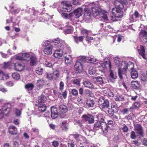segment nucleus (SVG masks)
Masks as SVG:
<instances>
[{"label":"nucleus","mask_w":147,"mask_h":147,"mask_svg":"<svg viewBox=\"0 0 147 147\" xmlns=\"http://www.w3.org/2000/svg\"><path fill=\"white\" fill-rule=\"evenodd\" d=\"M114 127L113 121L112 120H110L108 121L107 124L105 121V122L100 123H97L94 124L93 128L94 131L92 130H86L85 132L86 134L88 136H91L94 134V131L97 130L101 129L104 132L106 133L109 130L113 129Z\"/></svg>","instance_id":"f257e3e1"},{"label":"nucleus","mask_w":147,"mask_h":147,"mask_svg":"<svg viewBox=\"0 0 147 147\" xmlns=\"http://www.w3.org/2000/svg\"><path fill=\"white\" fill-rule=\"evenodd\" d=\"M90 6L92 5L91 7L92 11L94 16H97L100 15L101 17L105 20L107 21L108 20L107 16V12L105 11L102 10L101 9L98 7V5H96L94 3L90 4Z\"/></svg>","instance_id":"f03ea898"},{"label":"nucleus","mask_w":147,"mask_h":147,"mask_svg":"<svg viewBox=\"0 0 147 147\" xmlns=\"http://www.w3.org/2000/svg\"><path fill=\"white\" fill-rule=\"evenodd\" d=\"M134 68V64L131 62L129 61L127 63L125 61L122 62L121 66L122 75L125 74L127 70H132Z\"/></svg>","instance_id":"7ed1b4c3"},{"label":"nucleus","mask_w":147,"mask_h":147,"mask_svg":"<svg viewBox=\"0 0 147 147\" xmlns=\"http://www.w3.org/2000/svg\"><path fill=\"white\" fill-rule=\"evenodd\" d=\"M11 105L10 103H5L2 106V109H0V119L2 118L4 115L7 116L9 113Z\"/></svg>","instance_id":"20e7f679"},{"label":"nucleus","mask_w":147,"mask_h":147,"mask_svg":"<svg viewBox=\"0 0 147 147\" xmlns=\"http://www.w3.org/2000/svg\"><path fill=\"white\" fill-rule=\"evenodd\" d=\"M123 5H119L117 7L113 8L112 9V14L117 18H122L123 13L122 9L123 8Z\"/></svg>","instance_id":"39448f33"},{"label":"nucleus","mask_w":147,"mask_h":147,"mask_svg":"<svg viewBox=\"0 0 147 147\" xmlns=\"http://www.w3.org/2000/svg\"><path fill=\"white\" fill-rule=\"evenodd\" d=\"M31 54L28 53H19L15 56V59L16 60L22 61H29L31 56Z\"/></svg>","instance_id":"423d86ee"},{"label":"nucleus","mask_w":147,"mask_h":147,"mask_svg":"<svg viewBox=\"0 0 147 147\" xmlns=\"http://www.w3.org/2000/svg\"><path fill=\"white\" fill-rule=\"evenodd\" d=\"M114 61L116 65L118 68V74L119 78L122 79L123 77L122 76V72L121 69V64L123 61H122L121 59L118 56L115 57L113 58Z\"/></svg>","instance_id":"0eeeda50"},{"label":"nucleus","mask_w":147,"mask_h":147,"mask_svg":"<svg viewBox=\"0 0 147 147\" xmlns=\"http://www.w3.org/2000/svg\"><path fill=\"white\" fill-rule=\"evenodd\" d=\"M59 48V49L55 50L53 53V56L55 58H60L62 57L63 53V50L65 51L67 49V47L66 46L65 47L62 46L61 48Z\"/></svg>","instance_id":"6e6552de"},{"label":"nucleus","mask_w":147,"mask_h":147,"mask_svg":"<svg viewBox=\"0 0 147 147\" xmlns=\"http://www.w3.org/2000/svg\"><path fill=\"white\" fill-rule=\"evenodd\" d=\"M52 42L55 46H56L55 47L59 48H61L62 46L66 47L65 42L58 38L53 40Z\"/></svg>","instance_id":"1a4fd4ad"},{"label":"nucleus","mask_w":147,"mask_h":147,"mask_svg":"<svg viewBox=\"0 0 147 147\" xmlns=\"http://www.w3.org/2000/svg\"><path fill=\"white\" fill-rule=\"evenodd\" d=\"M136 133L138 134V136L143 137V131L141 126L139 124L134 125Z\"/></svg>","instance_id":"9d476101"},{"label":"nucleus","mask_w":147,"mask_h":147,"mask_svg":"<svg viewBox=\"0 0 147 147\" xmlns=\"http://www.w3.org/2000/svg\"><path fill=\"white\" fill-rule=\"evenodd\" d=\"M74 70L76 73H80L83 70V67L81 63L78 61L76 62L74 65Z\"/></svg>","instance_id":"9b49d317"},{"label":"nucleus","mask_w":147,"mask_h":147,"mask_svg":"<svg viewBox=\"0 0 147 147\" xmlns=\"http://www.w3.org/2000/svg\"><path fill=\"white\" fill-rule=\"evenodd\" d=\"M24 67L25 65L23 63L18 62L14 64V69L16 71H21L24 69Z\"/></svg>","instance_id":"f8f14e48"},{"label":"nucleus","mask_w":147,"mask_h":147,"mask_svg":"<svg viewBox=\"0 0 147 147\" xmlns=\"http://www.w3.org/2000/svg\"><path fill=\"white\" fill-rule=\"evenodd\" d=\"M82 117L86 121L90 123H93L94 122V118L93 116L90 115H84Z\"/></svg>","instance_id":"ddd939ff"},{"label":"nucleus","mask_w":147,"mask_h":147,"mask_svg":"<svg viewBox=\"0 0 147 147\" xmlns=\"http://www.w3.org/2000/svg\"><path fill=\"white\" fill-rule=\"evenodd\" d=\"M30 59V65L31 66H35L37 64L38 61L37 57L35 55L32 54Z\"/></svg>","instance_id":"4468645a"},{"label":"nucleus","mask_w":147,"mask_h":147,"mask_svg":"<svg viewBox=\"0 0 147 147\" xmlns=\"http://www.w3.org/2000/svg\"><path fill=\"white\" fill-rule=\"evenodd\" d=\"M51 117L53 119L56 118L58 115V113L57 108L54 107H52L51 108Z\"/></svg>","instance_id":"2eb2a0df"},{"label":"nucleus","mask_w":147,"mask_h":147,"mask_svg":"<svg viewBox=\"0 0 147 147\" xmlns=\"http://www.w3.org/2000/svg\"><path fill=\"white\" fill-rule=\"evenodd\" d=\"M96 121H97V122L95 124L97 123H100L105 121V119H104V116L101 113H99L96 115Z\"/></svg>","instance_id":"dca6fc26"},{"label":"nucleus","mask_w":147,"mask_h":147,"mask_svg":"<svg viewBox=\"0 0 147 147\" xmlns=\"http://www.w3.org/2000/svg\"><path fill=\"white\" fill-rule=\"evenodd\" d=\"M53 47V46L50 45L46 47L43 50V52L45 54L50 55L52 53V49Z\"/></svg>","instance_id":"f3484780"},{"label":"nucleus","mask_w":147,"mask_h":147,"mask_svg":"<svg viewBox=\"0 0 147 147\" xmlns=\"http://www.w3.org/2000/svg\"><path fill=\"white\" fill-rule=\"evenodd\" d=\"M65 64L67 65H69L73 62L72 59L70 55L66 56L64 57Z\"/></svg>","instance_id":"a211bd4d"},{"label":"nucleus","mask_w":147,"mask_h":147,"mask_svg":"<svg viewBox=\"0 0 147 147\" xmlns=\"http://www.w3.org/2000/svg\"><path fill=\"white\" fill-rule=\"evenodd\" d=\"M83 84L85 87L90 89H96L97 88V87H95L92 83L88 80L84 81L83 82Z\"/></svg>","instance_id":"6ab92c4d"},{"label":"nucleus","mask_w":147,"mask_h":147,"mask_svg":"<svg viewBox=\"0 0 147 147\" xmlns=\"http://www.w3.org/2000/svg\"><path fill=\"white\" fill-rule=\"evenodd\" d=\"M62 3L64 4L63 7L64 11L66 12H69L71 11L72 7L70 4H67L66 2L65 1L62 2Z\"/></svg>","instance_id":"aec40b11"},{"label":"nucleus","mask_w":147,"mask_h":147,"mask_svg":"<svg viewBox=\"0 0 147 147\" xmlns=\"http://www.w3.org/2000/svg\"><path fill=\"white\" fill-rule=\"evenodd\" d=\"M93 80L96 84H101L103 83V80L101 77L98 76L97 77H92Z\"/></svg>","instance_id":"412c9836"},{"label":"nucleus","mask_w":147,"mask_h":147,"mask_svg":"<svg viewBox=\"0 0 147 147\" xmlns=\"http://www.w3.org/2000/svg\"><path fill=\"white\" fill-rule=\"evenodd\" d=\"M96 65H98V67H102L103 68V69H105L106 68L108 67H110V66L109 62H108V63L105 62L102 63V62L99 63L97 62Z\"/></svg>","instance_id":"4be33fe9"},{"label":"nucleus","mask_w":147,"mask_h":147,"mask_svg":"<svg viewBox=\"0 0 147 147\" xmlns=\"http://www.w3.org/2000/svg\"><path fill=\"white\" fill-rule=\"evenodd\" d=\"M98 60L93 56H89L86 57V62L89 63H92L96 64L97 63H96Z\"/></svg>","instance_id":"5701e85b"},{"label":"nucleus","mask_w":147,"mask_h":147,"mask_svg":"<svg viewBox=\"0 0 147 147\" xmlns=\"http://www.w3.org/2000/svg\"><path fill=\"white\" fill-rule=\"evenodd\" d=\"M47 100L45 96L42 95L38 97V100L36 101V103L38 104H43L45 103Z\"/></svg>","instance_id":"b1692460"},{"label":"nucleus","mask_w":147,"mask_h":147,"mask_svg":"<svg viewBox=\"0 0 147 147\" xmlns=\"http://www.w3.org/2000/svg\"><path fill=\"white\" fill-rule=\"evenodd\" d=\"M82 12V8H79L76 9L74 12V14L77 18H79L81 16Z\"/></svg>","instance_id":"393cba45"},{"label":"nucleus","mask_w":147,"mask_h":147,"mask_svg":"<svg viewBox=\"0 0 147 147\" xmlns=\"http://www.w3.org/2000/svg\"><path fill=\"white\" fill-rule=\"evenodd\" d=\"M9 78V75L4 73L2 71L0 70V80H5L8 79Z\"/></svg>","instance_id":"a878e982"},{"label":"nucleus","mask_w":147,"mask_h":147,"mask_svg":"<svg viewBox=\"0 0 147 147\" xmlns=\"http://www.w3.org/2000/svg\"><path fill=\"white\" fill-rule=\"evenodd\" d=\"M59 109L60 112L62 113H66L68 111L67 107L64 105H59Z\"/></svg>","instance_id":"bb28decb"},{"label":"nucleus","mask_w":147,"mask_h":147,"mask_svg":"<svg viewBox=\"0 0 147 147\" xmlns=\"http://www.w3.org/2000/svg\"><path fill=\"white\" fill-rule=\"evenodd\" d=\"M117 77L115 73H114L111 71L109 77L110 80L113 82H115V80L117 78Z\"/></svg>","instance_id":"cd10ccee"},{"label":"nucleus","mask_w":147,"mask_h":147,"mask_svg":"<svg viewBox=\"0 0 147 147\" xmlns=\"http://www.w3.org/2000/svg\"><path fill=\"white\" fill-rule=\"evenodd\" d=\"M132 87L135 89H137L140 87V83L138 81H133L131 82Z\"/></svg>","instance_id":"c85d7f7f"},{"label":"nucleus","mask_w":147,"mask_h":147,"mask_svg":"<svg viewBox=\"0 0 147 147\" xmlns=\"http://www.w3.org/2000/svg\"><path fill=\"white\" fill-rule=\"evenodd\" d=\"M65 27L66 28L65 30V34H70L72 31L73 27L71 25H66Z\"/></svg>","instance_id":"c756f323"},{"label":"nucleus","mask_w":147,"mask_h":147,"mask_svg":"<svg viewBox=\"0 0 147 147\" xmlns=\"http://www.w3.org/2000/svg\"><path fill=\"white\" fill-rule=\"evenodd\" d=\"M9 131L11 134H16L17 133V129L16 127L11 125L9 128Z\"/></svg>","instance_id":"7c9ffc66"},{"label":"nucleus","mask_w":147,"mask_h":147,"mask_svg":"<svg viewBox=\"0 0 147 147\" xmlns=\"http://www.w3.org/2000/svg\"><path fill=\"white\" fill-rule=\"evenodd\" d=\"M140 36L142 37L146 42H147V32L146 31L141 30L140 32Z\"/></svg>","instance_id":"2f4dec72"},{"label":"nucleus","mask_w":147,"mask_h":147,"mask_svg":"<svg viewBox=\"0 0 147 147\" xmlns=\"http://www.w3.org/2000/svg\"><path fill=\"white\" fill-rule=\"evenodd\" d=\"M25 87L28 92L30 93L31 92L32 90L33 89L34 85L32 83H30L26 84Z\"/></svg>","instance_id":"473e14b6"},{"label":"nucleus","mask_w":147,"mask_h":147,"mask_svg":"<svg viewBox=\"0 0 147 147\" xmlns=\"http://www.w3.org/2000/svg\"><path fill=\"white\" fill-rule=\"evenodd\" d=\"M45 81L42 79L37 80V84L38 87L40 88H42L45 84Z\"/></svg>","instance_id":"72a5a7b5"},{"label":"nucleus","mask_w":147,"mask_h":147,"mask_svg":"<svg viewBox=\"0 0 147 147\" xmlns=\"http://www.w3.org/2000/svg\"><path fill=\"white\" fill-rule=\"evenodd\" d=\"M88 67L89 68L88 73L90 75H92L95 74L96 69L94 67L88 66Z\"/></svg>","instance_id":"f704fd0d"},{"label":"nucleus","mask_w":147,"mask_h":147,"mask_svg":"<svg viewBox=\"0 0 147 147\" xmlns=\"http://www.w3.org/2000/svg\"><path fill=\"white\" fill-rule=\"evenodd\" d=\"M131 76L133 79L137 78L138 76L137 72L135 70L133 69L131 72Z\"/></svg>","instance_id":"c9c22d12"},{"label":"nucleus","mask_w":147,"mask_h":147,"mask_svg":"<svg viewBox=\"0 0 147 147\" xmlns=\"http://www.w3.org/2000/svg\"><path fill=\"white\" fill-rule=\"evenodd\" d=\"M111 108L113 110V111L116 112H117L119 110V107L117 104L115 102L111 103Z\"/></svg>","instance_id":"e433bc0d"},{"label":"nucleus","mask_w":147,"mask_h":147,"mask_svg":"<svg viewBox=\"0 0 147 147\" xmlns=\"http://www.w3.org/2000/svg\"><path fill=\"white\" fill-rule=\"evenodd\" d=\"M109 102L107 100H105L100 106L102 108H108L109 106Z\"/></svg>","instance_id":"4c0bfd02"},{"label":"nucleus","mask_w":147,"mask_h":147,"mask_svg":"<svg viewBox=\"0 0 147 147\" xmlns=\"http://www.w3.org/2000/svg\"><path fill=\"white\" fill-rule=\"evenodd\" d=\"M46 109L45 105L43 104H38V109L39 111L42 112L44 111Z\"/></svg>","instance_id":"58836bf2"},{"label":"nucleus","mask_w":147,"mask_h":147,"mask_svg":"<svg viewBox=\"0 0 147 147\" xmlns=\"http://www.w3.org/2000/svg\"><path fill=\"white\" fill-rule=\"evenodd\" d=\"M73 13H71L68 14L65 13H63L61 14L62 17L64 18L69 19L73 16Z\"/></svg>","instance_id":"ea45409f"},{"label":"nucleus","mask_w":147,"mask_h":147,"mask_svg":"<svg viewBox=\"0 0 147 147\" xmlns=\"http://www.w3.org/2000/svg\"><path fill=\"white\" fill-rule=\"evenodd\" d=\"M53 75L55 76V77H54L55 80H57L59 77V71L58 69H56L53 71Z\"/></svg>","instance_id":"a19ab883"},{"label":"nucleus","mask_w":147,"mask_h":147,"mask_svg":"<svg viewBox=\"0 0 147 147\" xmlns=\"http://www.w3.org/2000/svg\"><path fill=\"white\" fill-rule=\"evenodd\" d=\"M61 127L63 130L66 131L67 130V125L66 121H64L62 122Z\"/></svg>","instance_id":"79ce46f5"},{"label":"nucleus","mask_w":147,"mask_h":147,"mask_svg":"<svg viewBox=\"0 0 147 147\" xmlns=\"http://www.w3.org/2000/svg\"><path fill=\"white\" fill-rule=\"evenodd\" d=\"M86 104L88 107H92L94 105V102L93 100H88L86 101Z\"/></svg>","instance_id":"37998d69"},{"label":"nucleus","mask_w":147,"mask_h":147,"mask_svg":"<svg viewBox=\"0 0 147 147\" xmlns=\"http://www.w3.org/2000/svg\"><path fill=\"white\" fill-rule=\"evenodd\" d=\"M43 71V69L41 67H38L36 69V73L39 75L42 74Z\"/></svg>","instance_id":"c03bdc74"},{"label":"nucleus","mask_w":147,"mask_h":147,"mask_svg":"<svg viewBox=\"0 0 147 147\" xmlns=\"http://www.w3.org/2000/svg\"><path fill=\"white\" fill-rule=\"evenodd\" d=\"M11 62H4L3 67L4 69L9 68L11 67Z\"/></svg>","instance_id":"a18cd8bd"},{"label":"nucleus","mask_w":147,"mask_h":147,"mask_svg":"<svg viewBox=\"0 0 147 147\" xmlns=\"http://www.w3.org/2000/svg\"><path fill=\"white\" fill-rule=\"evenodd\" d=\"M51 42V40H45L42 42V45L43 47L48 46L50 45L49 44H50Z\"/></svg>","instance_id":"49530a36"},{"label":"nucleus","mask_w":147,"mask_h":147,"mask_svg":"<svg viewBox=\"0 0 147 147\" xmlns=\"http://www.w3.org/2000/svg\"><path fill=\"white\" fill-rule=\"evenodd\" d=\"M12 78L15 80H18L20 78V75L17 73H14L12 75Z\"/></svg>","instance_id":"de8ad7c7"},{"label":"nucleus","mask_w":147,"mask_h":147,"mask_svg":"<svg viewBox=\"0 0 147 147\" xmlns=\"http://www.w3.org/2000/svg\"><path fill=\"white\" fill-rule=\"evenodd\" d=\"M47 78L49 80H52L53 78H54L53 77V74L51 73H47Z\"/></svg>","instance_id":"09e8293b"},{"label":"nucleus","mask_w":147,"mask_h":147,"mask_svg":"<svg viewBox=\"0 0 147 147\" xmlns=\"http://www.w3.org/2000/svg\"><path fill=\"white\" fill-rule=\"evenodd\" d=\"M140 104L138 102H136L133 105V107H131L130 109H133L134 107V108H139L140 107Z\"/></svg>","instance_id":"8fccbe9b"},{"label":"nucleus","mask_w":147,"mask_h":147,"mask_svg":"<svg viewBox=\"0 0 147 147\" xmlns=\"http://www.w3.org/2000/svg\"><path fill=\"white\" fill-rule=\"evenodd\" d=\"M133 14L131 13H130L129 16V20L131 22H133L134 21H136V19H135V17H134Z\"/></svg>","instance_id":"3c124183"},{"label":"nucleus","mask_w":147,"mask_h":147,"mask_svg":"<svg viewBox=\"0 0 147 147\" xmlns=\"http://www.w3.org/2000/svg\"><path fill=\"white\" fill-rule=\"evenodd\" d=\"M115 99L116 101H122L124 100V97L121 96L118 97H116Z\"/></svg>","instance_id":"603ef678"},{"label":"nucleus","mask_w":147,"mask_h":147,"mask_svg":"<svg viewBox=\"0 0 147 147\" xmlns=\"http://www.w3.org/2000/svg\"><path fill=\"white\" fill-rule=\"evenodd\" d=\"M85 14L90 16L91 13L89 10L87 8H85L84 9Z\"/></svg>","instance_id":"864d4df0"},{"label":"nucleus","mask_w":147,"mask_h":147,"mask_svg":"<svg viewBox=\"0 0 147 147\" xmlns=\"http://www.w3.org/2000/svg\"><path fill=\"white\" fill-rule=\"evenodd\" d=\"M15 112L16 115L17 116H20L21 114V111L20 110L17 109H15Z\"/></svg>","instance_id":"5fc2aeb1"},{"label":"nucleus","mask_w":147,"mask_h":147,"mask_svg":"<svg viewBox=\"0 0 147 147\" xmlns=\"http://www.w3.org/2000/svg\"><path fill=\"white\" fill-rule=\"evenodd\" d=\"M136 136H137L136 135L135 132L133 131H131L130 133V137L132 139H135L136 138Z\"/></svg>","instance_id":"6e6d98bb"},{"label":"nucleus","mask_w":147,"mask_h":147,"mask_svg":"<svg viewBox=\"0 0 147 147\" xmlns=\"http://www.w3.org/2000/svg\"><path fill=\"white\" fill-rule=\"evenodd\" d=\"M71 93L73 95L76 96L78 94V92L77 90L75 89H73L71 90Z\"/></svg>","instance_id":"4d7b16f0"},{"label":"nucleus","mask_w":147,"mask_h":147,"mask_svg":"<svg viewBox=\"0 0 147 147\" xmlns=\"http://www.w3.org/2000/svg\"><path fill=\"white\" fill-rule=\"evenodd\" d=\"M108 28L111 29V26L109 25H106L105 26H102V29L104 30H108Z\"/></svg>","instance_id":"13d9d810"},{"label":"nucleus","mask_w":147,"mask_h":147,"mask_svg":"<svg viewBox=\"0 0 147 147\" xmlns=\"http://www.w3.org/2000/svg\"><path fill=\"white\" fill-rule=\"evenodd\" d=\"M122 129L123 132H127L128 130V128L127 127L125 124L123 125V127L122 128Z\"/></svg>","instance_id":"bf43d9fd"},{"label":"nucleus","mask_w":147,"mask_h":147,"mask_svg":"<svg viewBox=\"0 0 147 147\" xmlns=\"http://www.w3.org/2000/svg\"><path fill=\"white\" fill-rule=\"evenodd\" d=\"M73 84H74L78 86L80 85V81L78 79H76L73 82Z\"/></svg>","instance_id":"052dcab7"},{"label":"nucleus","mask_w":147,"mask_h":147,"mask_svg":"<svg viewBox=\"0 0 147 147\" xmlns=\"http://www.w3.org/2000/svg\"><path fill=\"white\" fill-rule=\"evenodd\" d=\"M81 33L83 35L87 36L88 35V32L86 29H83L81 31Z\"/></svg>","instance_id":"680f3d73"},{"label":"nucleus","mask_w":147,"mask_h":147,"mask_svg":"<svg viewBox=\"0 0 147 147\" xmlns=\"http://www.w3.org/2000/svg\"><path fill=\"white\" fill-rule=\"evenodd\" d=\"M59 144V142L57 141H54L52 142V145L54 147H57Z\"/></svg>","instance_id":"e2e57ef3"},{"label":"nucleus","mask_w":147,"mask_h":147,"mask_svg":"<svg viewBox=\"0 0 147 147\" xmlns=\"http://www.w3.org/2000/svg\"><path fill=\"white\" fill-rule=\"evenodd\" d=\"M59 86V89L61 90H62L63 89L64 87V84L63 82L61 81L60 82Z\"/></svg>","instance_id":"0e129e2a"},{"label":"nucleus","mask_w":147,"mask_h":147,"mask_svg":"<svg viewBox=\"0 0 147 147\" xmlns=\"http://www.w3.org/2000/svg\"><path fill=\"white\" fill-rule=\"evenodd\" d=\"M79 59L80 61L82 62L84 61H86V57L84 56H82L79 57Z\"/></svg>","instance_id":"69168bd1"},{"label":"nucleus","mask_w":147,"mask_h":147,"mask_svg":"<svg viewBox=\"0 0 147 147\" xmlns=\"http://www.w3.org/2000/svg\"><path fill=\"white\" fill-rule=\"evenodd\" d=\"M108 112L109 114L112 115H113L114 113L115 112L113 111V110L111 108L109 109L108 110Z\"/></svg>","instance_id":"338daca9"},{"label":"nucleus","mask_w":147,"mask_h":147,"mask_svg":"<svg viewBox=\"0 0 147 147\" xmlns=\"http://www.w3.org/2000/svg\"><path fill=\"white\" fill-rule=\"evenodd\" d=\"M142 142L144 145H147V139L144 138L142 140Z\"/></svg>","instance_id":"774afa93"}]
</instances>
